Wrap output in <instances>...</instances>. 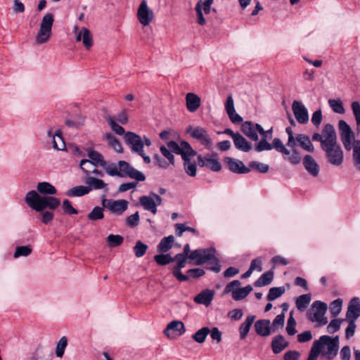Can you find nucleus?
<instances>
[{
  "label": "nucleus",
  "instance_id": "f257e3e1",
  "mask_svg": "<svg viewBox=\"0 0 360 360\" xmlns=\"http://www.w3.org/2000/svg\"><path fill=\"white\" fill-rule=\"evenodd\" d=\"M56 193V188L49 182H39L37 191L32 190L26 193L25 202L30 209L36 212H41L46 208L56 210L60 205V200L51 195Z\"/></svg>",
  "mask_w": 360,
  "mask_h": 360
},
{
  "label": "nucleus",
  "instance_id": "f03ea898",
  "mask_svg": "<svg viewBox=\"0 0 360 360\" xmlns=\"http://www.w3.org/2000/svg\"><path fill=\"white\" fill-rule=\"evenodd\" d=\"M339 349V338L322 335L311 346L307 360H316L319 355L327 360L334 359Z\"/></svg>",
  "mask_w": 360,
  "mask_h": 360
},
{
  "label": "nucleus",
  "instance_id": "7ed1b4c3",
  "mask_svg": "<svg viewBox=\"0 0 360 360\" xmlns=\"http://www.w3.org/2000/svg\"><path fill=\"white\" fill-rule=\"evenodd\" d=\"M338 128L345 149L347 151L352 150L354 165L360 170V141L354 140V134L345 121H339Z\"/></svg>",
  "mask_w": 360,
  "mask_h": 360
},
{
  "label": "nucleus",
  "instance_id": "20e7f679",
  "mask_svg": "<svg viewBox=\"0 0 360 360\" xmlns=\"http://www.w3.org/2000/svg\"><path fill=\"white\" fill-rule=\"evenodd\" d=\"M267 139V138L262 137L261 141L255 145V150L257 152H262L264 150H271L274 148L278 152L283 155L284 160L288 161L291 164L297 165L300 162L301 157L297 149L290 150L278 138H275L273 140L272 143H269Z\"/></svg>",
  "mask_w": 360,
  "mask_h": 360
},
{
  "label": "nucleus",
  "instance_id": "39448f33",
  "mask_svg": "<svg viewBox=\"0 0 360 360\" xmlns=\"http://www.w3.org/2000/svg\"><path fill=\"white\" fill-rule=\"evenodd\" d=\"M312 140L319 141L322 150L338 144L335 128L330 124L324 126L321 134L314 133Z\"/></svg>",
  "mask_w": 360,
  "mask_h": 360
},
{
  "label": "nucleus",
  "instance_id": "423d86ee",
  "mask_svg": "<svg viewBox=\"0 0 360 360\" xmlns=\"http://www.w3.org/2000/svg\"><path fill=\"white\" fill-rule=\"evenodd\" d=\"M327 308L326 303L321 301H315L307 312V316L308 319L313 323H317L319 326L326 325L328 319L325 316V314Z\"/></svg>",
  "mask_w": 360,
  "mask_h": 360
},
{
  "label": "nucleus",
  "instance_id": "0eeeda50",
  "mask_svg": "<svg viewBox=\"0 0 360 360\" xmlns=\"http://www.w3.org/2000/svg\"><path fill=\"white\" fill-rule=\"evenodd\" d=\"M186 132L189 134L191 137L197 140L207 150L212 149L214 142L205 128L200 126L193 127L189 125L186 128Z\"/></svg>",
  "mask_w": 360,
  "mask_h": 360
},
{
  "label": "nucleus",
  "instance_id": "6e6552de",
  "mask_svg": "<svg viewBox=\"0 0 360 360\" xmlns=\"http://www.w3.org/2000/svg\"><path fill=\"white\" fill-rule=\"evenodd\" d=\"M53 21V15L51 13H46L43 17L40 23L39 30L36 36L37 44H42L49 40L51 36Z\"/></svg>",
  "mask_w": 360,
  "mask_h": 360
},
{
  "label": "nucleus",
  "instance_id": "1a4fd4ad",
  "mask_svg": "<svg viewBox=\"0 0 360 360\" xmlns=\"http://www.w3.org/2000/svg\"><path fill=\"white\" fill-rule=\"evenodd\" d=\"M124 140L133 152L141 156L147 164L150 162V158L143 153V141L141 137L134 132L129 131L124 134Z\"/></svg>",
  "mask_w": 360,
  "mask_h": 360
},
{
  "label": "nucleus",
  "instance_id": "9d476101",
  "mask_svg": "<svg viewBox=\"0 0 360 360\" xmlns=\"http://www.w3.org/2000/svg\"><path fill=\"white\" fill-rule=\"evenodd\" d=\"M129 202L124 199H107L101 200L102 206L112 215L119 217L122 215L129 207Z\"/></svg>",
  "mask_w": 360,
  "mask_h": 360
},
{
  "label": "nucleus",
  "instance_id": "9b49d317",
  "mask_svg": "<svg viewBox=\"0 0 360 360\" xmlns=\"http://www.w3.org/2000/svg\"><path fill=\"white\" fill-rule=\"evenodd\" d=\"M118 176L119 177H130L137 181H144L145 175L134 168L129 163L120 160L118 162Z\"/></svg>",
  "mask_w": 360,
  "mask_h": 360
},
{
  "label": "nucleus",
  "instance_id": "f8f14e48",
  "mask_svg": "<svg viewBox=\"0 0 360 360\" xmlns=\"http://www.w3.org/2000/svg\"><path fill=\"white\" fill-rule=\"evenodd\" d=\"M323 151L325 153L327 162L329 164L335 167L342 164L344 153L340 144L323 149Z\"/></svg>",
  "mask_w": 360,
  "mask_h": 360
},
{
  "label": "nucleus",
  "instance_id": "ddd939ff",
  "mask_svg": "<svg viewBox=\"0 0 360 360\" xmlns=\"http://www.w3.org/2000/svg\"><path fill=\"white\" fill-rule=\"evenodd\" d=\"M188 258L195 265H201L212 259H215L214 250L212 248L198 249L192 251Z\"/></svg>",
  "mask_w": 360,
  "mask_h": 360
},
{
  "label": "nucleus",
  "instance_id": "4468645a",
  "mask_svg": "<svg viewBox=\"0 0 360 360\" xmlns=\"http://www.w3.org/2000/svg\"><path fill=\"white\" fill-rule=\"evenodd\" d=\"M162 198L155 193H150L149 195H143L139 198L140 205L153 214L157 213V207L162 204Z\"/></svg>",
  "mask_w": 360,
  "mask_h": 360
},
{
  "label": "nucleus",
  "instance_id": "2eb2a0df",
  "mask_svg": "<svg viewBox=\"0 0 360 360\" xmlns=\"http://www.w3.org/2000/svg\"><path fill=\"white\" fill-rule=\"evenodd\" d=\"M167 146L172 153L181 155L182 159H184V158L188 155H196V151H195L189 143L186 141H181L178 143L174 141H171L167 143Z\"/></svg>",
  "mask_w": 360,
  "mask_h": 360
},
{
  "label": "nucleus",
  "instance_id": "dca6fc26",
  "mask_svg": "<svg viewBox=\"0 0 360 360\" xmlns=\"http://www.w3.org/2000/svg\"><path fill=\"white\" fill-rule=\"evenodd\" d=\"M198 162L200 167H206L213 172H219L221 169V165L217 153L207 154L204 156L199 155Z\"/></svg>",
  "mask_w": 360,
  "mask_h": 360
},
{
  "label": "nucleus",
  "instance_id": "f3484780",
  "mask_svg": "<svg viewBox=\"0 0 360 360\" xmlns=\"http://www.w3.org/2000/svg\"><path fill=\"white\" fill-rule=\"evenodd\" d=\"M137 18L139 22L144 27L149 25L153 20L154 13L148 7L146 0H143L139 6Z\"/></svg>",
  "mask_w": 360,
  "mask_h": 360
},
{
  "label": "nucleus",
  "instance_id": "a211bd4d",
  "mask_svg": "<svg viewBox=\"0 0 360 360\" xmlns=\"http://www.w3.org/2000/svg\"><path fill=\"white\" fill-rule=\"evenodd\" d=\"M73 32L76 35V41H82L86 49H89L93 46V35L89 30L86 27H82L79 30L77 25H75Z\"/></svg>",
  "mask_w": 360,
  "mask_h": 360
},
{
  "label": "nucleus",
  "instance_id": "6ab92c4d",
  "mask_svg": "<svg viewBox=\"0 0 360 360\" xmlns=\"http://www.w3.org/2000/svg\"><path fill=\"white\" fill-rule=\"evenodd\" d=\"M243 133L250 139L257 141L259 139L258 133L263 131V127L257 123L246 121L242 124Z\"/></svg>",
  "mask_w": 360,
  "mask_h": 360
},
{
  "label": "nucleus",
  "instance_id": "aec40b11",
  "mask_svg": "<svg viewBox=\"0 0 360 360\" xmlns=\"http://www.w3.org/2000/svg\"><path fill=\"white\" fill-rule=\"evenodd\" d=\"M292 110L296 120L300 124H307L309 122L308 110L301 101H294Z\"/></svg>",
  "mask_w": 360,
  "mask_h": 360
},
{
  "label": "nucleus",
  "instance_id": "412c9836",
  "mask_svg": "<svg viewBox=\"0 0 360 360\" xmlns=\"http://www.w3.org/2000/svg\"><path fill=\"white\" fill-rule=\"evenodd\" d=\"M214 0H199L195 6L197 13L198 22L200 25L205 24L206 21L203 17V13L209 14L210 13L211 6Z\"/></svg>",
  "mask_w": 360,
  "mask_h": 360
},
{
  "label": "nucleus",
  "instance_id": "4be33fe9",
  "mask_svg": "<svg viewBox=\"0 0 360 360\" xmlns=\"http://www.w3.org/2000/svg\"><path fill=\"white\" fill-rule=\"evenodd\" d=\"M186 333V328L181 321L174 320L169 322L164 330V334L167 338H172L174 335H181Z\"/></svg>",
  "mask_w": 360,
  "mask_h": 360
},
{
  "label": "nucleus",
  "instance_id": "5701e85b",
  "mask_svg": "<svg viewBox=\"0 0 360 360\" xmlns=\"http://www.w3.org/2000/svg\"><path fill=\"white\" fill-rule=\"evenodd\" d=\"M224 162L227 165L229 169L233 173L247 174L250 171V169L247 167L240 160L226 157L224 158Z\"/></svg>",
  "mask_w": 360,
  "mask_h": 360
},
{
  "label": "nucleus",
  "instance_id": "b1692460",
  "mask_svg": "<svg viewBox=\"0 0 360 360\" xmlns=\"http://www.w3.org/2000/svg\"><path fill=\"white\" fill-rule=\"evenodd\" d=\"M360 317V299L353 297L348 304L345 320L356 321Z\"/></svg>",
  "mask_w": 360,
  "mask_h": 360
},
{
  "label": "nucleus",
  "instance_id": "393cba45",
  "mask_svg": "<svg viewBox=\"0 0 360 360\" xmlns=\"http://www.w3.org/2000/svg\"><path fill=\"white\" fill-rule=\"evenodd\" d=\"M79 167L86 176L94 174L100 177L103 176V172L96 169V166L89 159H82L79 162Z\"/></svg>",
  "mask_w": 360,
  "mask_h": 360
},
{
  "label": "nucleus",
  "instance_id": "a878e982",
  "mask_svg": "<svg viewBox=\"0 0 360 360\" xmlns=\"http://www.w3.org/2000/svg\"><path fill=\"white\" fill-rule=\"evenodd\" d=\"M303 165L305 169L312 176L316 177L319 174V166L315 159L309 155H307L303 158Z\"/></svg>",
  "mask_w": 360,
  "mask_h": 360
},
{
  "label": "nucleus",
  "instance_id": "bb28decb",
  "mask_svg": "<svg viewBox=\"0 0 360 360\" xmlns=\"http://www.w3.org/2000/svg\"><path fill=\"white\" fill-rule=\"evenodd\" d=\"M256 333L262 337L269 336L273 331L271 321L269 319H260L257 321L254 325Z\"/></svg>",
  "mask_w": 360,
  "mask_h": 360
},
{
  "label": "nucleus",
  "instance_id": "cd10ccee",
  "mask_svg": "<svg viewBox=\"0 0 360 360\" xmlns=\"http://www.w3.org/2000/svg\"><path fill=\"white\" fill-rule=\"evenodd\" d=\"M297 145L307 152L313 153L314 151V146L307 134H297L295 135V146Z\"/></svg>",
  "mask_w": 360,
  "mask_h": 360
},
{
  "label": "nucleus",
  "instance_id": "c85d7f7f",
  "mask_svg": "<svg viewBox=\"0 0 360 360\" xmlns=\"http://www.w3.org/2000/svg\"><path fill=\"white\" fill-rule=\"evenodd\" d=\"M214 291L210 289H205L198 294L194 297V302L199 304H202L206 307L210 305L212 301L214 299Z\"/></svg>",
  "mask_w": 360,
  "mask_h": 360
},
{
  "label": "nucleus",
  "instance_id": "c756f323",
  "mask_svg": "<svg viewBox=\"0 0 360 360\" xmlns=\"http://www.w3.org/2000/svg\"><path fill=\"white\" fill-rule=\"evenodd\" d=\"M201 104L200 98L194 93H188L186 96V105L191 112H195Z\"/></svg>",
  "mask_w": 360,
  "mask_h": 360
},
{
  "label": "nucleus",
  "instance_id": "7c9ffc66",
  "mask_svg": "<svg viewBox=\"0 0 360 360\" xmlns=\"http://www.w3.org/2000/svg\"><path fill=\"white\" fill-rule=\"evenodd\" d=\"M288 345V342L285 340V338L281 335L275 336L271 341L272 351L276 354L281 353L287 348Z\"/></svg>",
  "mask_w": 360,
  "mask_h": 360
},
{
  "label": "nucleus",
  "instance_id": "2f4dec72",
  "mask_svg": "<svg viewBox=\"0 0 360 360\" xmlns=\"http://www.w3.org/2000/svg\"><path fill=\"white\" fill-rule=\"evenodd\" d=\"M84 182L87 184V186L90 188V191L92 190H101L105 188L108 186L102 179L95 178L93 176H86Z\"/></svg>",
  "mask_w": 360,
  "mask_h": 360
},
{
  "label": "nucleus",
  "instance_id": "473e14b6",
  "mask_svg": "<svg viewBox=\"0 0 360 360\" xmlns=\"http://www.w3.org/2000/svg\"><path fill=\"white\" fill-rule=\"evenodd\" d=\"M48 136L53 138L52 143L54 149L57 150L65 149V143L59 130L56 131L54 134L49 131Z\"/></svg>",
  "mask_w": 360,
  "mask_h": 360
},
{
  "label": "nucleus",
  "instance_id": "72a5a7b5",
  "mask_svg": "<svg viewBox=\"0 0 360 360\" xmlns=\"http://www.w3.org/2000/svg\"><path fill=\"white\" fill-rule=\"evenodd\" d=\"M233 141L235 147L243 152H249L252 148V143L247 141L240 134Z\"/></svg>",
  "mask_w": 360,
  "mask_h": 360
},
{
  "label": "nucleus",
  "instance_id": "f704fd0d",
  "mask_svg": "<svg viewBox=\"0 0 360 360\" xmlns=\"http://www.w3.org/2000/svg\"><path fill=\"white\" fill-rule=\"evenodd\" d=\"M194 155H188L182 159L184 161V169L185 172L191 177H194L197 174V166L195 161L191 160Z\"/></svg>",
  "mask_w": 360,
  "mask_h": 360
},
{
  "label": "nucleus",
  "instance_id": "c9c22d12",
  "mask_svg": "<svg viewBox=\"0 0 360 360\" xmlns=\"http://www.w3.org/2000/svg\"><path fill=\"white\" fill-rule=\"evenodd\" d=\"M255 319V316L254 315H248L246 318V319L245 320V321L240 324V327H239V333H240V339H245L249 331H250V329L252 325V323H254V321Z\"/></svg>",
  "mask_w": 360,
  "mask_h": 360
},
{
  "label": "nucleus",
  "instance_id": "e433bc0d",
  "mask_svg": "<svg viewBox=\"0 0 360 360\" xmlns=\"http://www.w3.org/2000/svg\"><path fill=\"white\" fill-rule=\"evenodd\" d=\"M87 155L91 162L94 164L96 167H102V165L105 164V160L103 156L98 151L92 149H88Z\"/></svg>",
  "mask_w": 360,
  "mask_h": 360
},
{
  "label": "nucleus",
  "instance_id": "4c0bfd02",
  "mask_svg": "<svg viewBox=\"0 0 360 360\" xmlns=\"http://www.w3.org/2000/svg\"><path fill=\"white\" fill-rule=\"evenodd\" d=\"M105 139L109 147L112 148L115 152L121 153L123 151L122 147L118 139L111 134H106Z\"/></svg>",
  "mask_w": 360,
  "mask_h": 360
},
{
  "label": "nucleus",
  "instance_id": "58836bf2",
  "mask_svg": "<svg viewBox=\"0 0 360 360\" xmlns=\"http://www.w3.org/2000/svg\"><path fill=\"white\" fill-rule=\"evenodd\" d=\"M311 300L310 294H304L297 297L295 300L297 309L300 311H304L309 305Z\"/></svg>",
  "mask_w": 360,
  "mask_h": 360
},
{
  "label": "nucleus",
  "instance_id": "ea45409f",
  "mask_svg": "<svg viewBox=\"0 0 360 360\" xmlns=\"http://www.w3.org/2000/svg\"><path fill=\"white\" fill-rule=\"evenodd\" d=\"M274 278V272L271 271L264 273L255 282L256 287H262L270 284Z\"/></svg>",
  "mask_w": 360,
  "mask_h": 360
},
{
  "label": "nucleus",
  "instance_id": "a19ab883",
  "mask_svg": "<svg viewBox=\"0 0 360 360\" xmlns=\"http://www.w3.org/2000/svg\"><path fill=\"white\" fill-rule=\"evenodd\" d=\"M210 332V329L208 327H202L192 335V338L195 342L202 344L205 341Z\"/></svg>",
  "mask_w": 360,
  "mask_h": 360
},
{
  "label": "nucleus",
  "instance_id": "79ce46f5",
  "mask_svg": "<svg viewBox=\"0 0 360 360\" xmlns=\"http://www.w3.org/2000/svg\"><path fill=\"white\" fill-rule=\"evenodd\" d=\"M253 288L250 285H248L245 287L240 288L234 294L232 295L233 300L235 301H240L245 299L252 291Z\"/></svg>",
  "mask_w": 360,
  "mask_h": 360
},
{
  "label": "nucleus",
  "instance_id": "37998d69",
  "mask_svg": "<svg viewBox=\"0 0 360 360\" xmlns=\"http://www.w3.org/2000/svg\"><path fill=\"white\" fill-rule=\"evenodd\" d=\"M90 192V188L87 186H77L70 189L67 192L68 196H83Z\"/></svg>",
  "mask_w": 360,
  "mask_h": 360
},
{
  "label": "nucleus",
  "instance_id": "c03bdc74",
  "mask_svg": "<svg viewBox=\"0 0 360 360\" xmlns=\"http://www.w3.org/2000/svg\"><path fill=\"white\" fill-rule=\"evenodd\" d=\"M285 288L284 286L271 288L269 290L266 299L269 301H274L276 299L281 297L285 293Z\"/></svg>",
  "mask_w": 360,
  "mask_h": 360
},
{
  "label": "nucleus",
  "instance_id": "a18cd8bd",
  "mask_svg": "<svg viewBox=\"0 0 360 360\" xmlns=\"http://www.w3.org/2000/svg\"><path fill=\"white\" fill-rule=\"evenodd\" d=\"M104 207L99 206L94 207L92 210L87 214V218L91 221L101 220L104 218Z\"/></svg>",
  "mask_w": 360,
  "mask_h": 360
},
{
  "label": "nucleus",
  "instance_id": "49530a36",
  "mask_svg": "<svg viewBox=\"0 0 360 360\" xmlns=\"http://www.w3.org/2000/svg\"><path fill=\"white\" fill-rule=\"evenodd\" d=\"M174 241L173 236H169L163 238L158 245V248L160 252H167L172 247Z\"/></svg>",
  "mask_w": 360,
  "mask_h": 360
},
{
  "label": "nucleus",
  "instance_id": "de8ad7c7",
  "mask_svg": "<svg viewBox=\"0 0 360 360\" xmlns=\"http://www.w3.org/2000/svg\"><path fill=\"white\" fill-rule=\"evenodd\" d=\"M124 241V238L120 235L110 234L106 238V242L110 248L120 245Z\"/></svg>",
  "mask_w": 360,
  "mask_h": 360
},
{
  "label": "nucleus",
  "instance_id": "09e8293b",
  "mask_svg": "<svg viewBox=\"0 0 360 360\" xmlns=\"http://www.w3.org/2000/svg\"><path fill=\"white\" fill-rule=\"evenodd\" d=\"M32 252V248L30 245L18 246L15 248V251L13 254L14 258H18L20 257H28Z\"/></svg>",
  "mask_w": 360,
  "mask_h": 360
},
{
  "label": "nucleus",
  "instance_id": "8fccbe9b",
  "mask_svg": "<svg viewBox=\"0 0 360 360\" xmlns=\"http://www.w3.org/2000/svg\"><path fill=\"white\" fill-rule=\"evenodd\" d=\"M107 122L110 127V129L117 134L118 135H123L124 134V129L119 125L115 120V118L112 116H109L107 117Z\"/></svg>",
  "mask_w": 360,
  "mask_h": 360
},
{
  "label": "nucleus",
  "instance_id": "3c124183",
  "mask_svg": "<svg viewBox=\"0 0 360 360\" xmlns=\"http://www.w3.org/2000/svg\"><path fill=\"white\" fill-rule=\"evenodd\" d=\"M343 301L338 298L333 301L330 305V311L333 317H336L342 311Z\"/></svg>",
  "mask_w": 360,
  "mask_h": 360
},
{
  "label": "nucleus",
  "instance_id": "603ef678",
  "mask_svg": "<svg viewBox=\"0 0 360 360\" xmlns=\"http://www.w3.org/2000/svg\"><path fill=\"white\" fill-rule=\"evenodd\" d=\"M68 345V339L65 336L62 337L58 342L56 347V356L58 358H62L65 348Z\"/></svg>",
  "mask_w": 360,
  "mask_h": 360
},
{
  "label": "nucleus",
  "instance_id": "864d4df0",
  "mask_svg": "<svg viewBox=\"0 0 360 360\" xmlns=\"http://www.w3.org/2000/svg\"><path fill=\"white\" fill-rule=\"evenodd\" d=\"M328 104L335 112L339 114L345 113L343 103L340 99H330Z\"/></svg>",
  "mask_w": 360,
  "mask_h": 360
},
{
  "label": "nucleus",
  "instance_id": "5fc2aeb1",
  "mask_svg": "<svg viewBox=\"0 0 360 360\" xmlns=\"http://www.w3.org/2000/svg\"><path fill=\"white\" fill-rule=\"evenodd\" d=\"M105 173L111 176H118V165H117L112 162H105V164L102 165Z\"/></svg>",
  "mask_w": 360,
  "mask_h": 360
},
{
  "label": "nucleus",
  "instance_id": "6e6d98bb",
  "mask_svg": "<svg viewBox=\"0 0 360 360\" xmlns=\"http://www.w3.org/2000/svg\"><path fill=\"white\" fill-rule=\"evenodd\" d=\"M296 321L293 317V311H291L287 321L286 332L289 335H294L297 333Z\"/></svg>",
  "mask_w": 360,
  "mask_h": 360
},
{
  "label": "nucleus",
  "instance_id": "4d7b16f0",
  "mask_svg": "<svg viewBox=\"0 0 360 360\" xmlns=\"http://www.w3.org/2000/svg\"><path fill=\"white\" fill-rule=\"evenodd\" d=\"M284 323L285 314L282 312L281 314L277 315L272 322L271 328L273 333L282 328L284 326Z\"/></svg>",
  "mask_w": 360,
  "mask_h": 360
},
{
  "label": "nucleus",
  "instance_id": "13d9d810",
  "mask_svg": "<svg viewBox=\"0 0 360 360\" xmlns=\"http://www.w3.org/2000/svg\"><path fill=\"white\" fill-rule=\"evenodd\" d=\"M148 249V245L141 240H138L134 245L133 250L137 257H143Z\"/></svg>",
  "mask_w": 360,
  "mask_h": 360
},
{
  "label": "nucleus",
  "instance_id": "bf43d9fd",
  "mask_svg": "<svg viewBox=\"0 0 360 360\" xmlns=\"http://www.w3.org/2000/svg\"><path fill=\"white\" fill-rule=\"evenodd\" d=\"M240 285L241 283L239 281H232L226 285L224 292L225 294L231 293L232 296L240 288Z\"/></svg>",
  "mask_w": 360,
  "mask_h": 360
},
{
  "label": "nucleus",
  "instance_id": "052dcab7",
  "mask_svg": "<svg viewBox=\"0 0 360 360\" xmlns=\"http://www.w3.org/2000/svg\"><path fill=\"white\" fill-rule=\"evenodd\" d=\"M160 150L162 156L167 160L169 165H174V156L172 151L167 146H162L160 148Z\"/></svg>",
  "mask_w": 360,
  "mask_h": 360
},
{
  "label": "nucleus",
  "instance_id": "680f3d73",
  "mask_svg": "<svg viewBox=\"0 0 360 360\" xmlns=\"http://www.w3.org/2000/svg\"><path fill=\"white\" fill-rule=\"evenodd\" d=\"M344 321H345V319H333L327 326V331L329 333H334L337 332L340 329L342 322Z\"/></svg>",
  "mask_w": 360,
  "mask_h": 360
},
{
  "label": "nucleus",
  "instance_id": "e2e57ef3",
  "mask_svg": "<svg viewBox=\"0 0 360 360\" xmlns=\"http://www.w3.org/2000/svg\"><path fill=\"white\" fill-rule=\"evenodd\" d=\"M155 262L160 265H165L174 261L170 255H157L154 257Z\"/></svg>",
  "mask_w": 360,
  "mask_h": 360
},
{
  "label": "nucleus",
  "instance_id": "0e129e2a",
  "mask_svg": "<svg viewBox=\"0 0 360 360\" xmlns=\"http://www.w3.org/2000/svg\"><path fill=\"white\" fill-rule=\"evenodd\" d=\"M285 132L288 134V141L286 143V146L290 148L292 150L295 148V136H294L292 129L291 127H287L285 129Z\"/></svg>",
  "mask_w": 360,
  "mask_h": 360
},
{
  "label": "nucleus",
  "instance_id": "69168bd1",
  "mask_svg": "<svg viewBox=\"0 0 360 360\" xmlns=\"http://www.w3.org/2000/svg\"><path fill=\"white\" fill-rule=\"evenodd\" d=\"M250 168L255 169L261 173H266L269 171V167L266 164L259 162H251L250 163Z\"/></svg>",
  "mask_w": 360,
  "mask_h": 360
},
{
  "label": "nucleus",
  "instance_id": "338daca9",
  "mask_svg": "<svg viewBox=\"0 0 360 360\" xmlns=\"http://www.w3.org/2000/svg\"><path fill=\"white\" fill-rule=\"evenodd\" d=\"M62 207L64 213L67 214H77L78 213V211L74 208L68 200H64L62 203Z\"/></svg>",
  "mask_w": 360,
  "mask_h": 360
},
{
  "label": "nucleus",
  "instance_id": "774afa93",
  "mask_svg": "<svg viewBox=\"0 0 360 360\" xmlns=\"http://www.w3.org/2000/svg\"><path fill=\"white\" fill-rule=\"evenodd\" d=\"M139 223V212H135L134 214L129 216L125 219V224L130 227H135L138 226Z\"/></svg>",
  "mask_w": 360,
  "mask_h": 360
}]
</instances>
